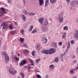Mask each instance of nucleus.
<instances>
[{
  "label": "nucleus",
  "instance_id": "obj_1",
  "mask_svg": "<svg viewBox=\"0 0 78 78\" xmlns=\"http://www.w3.org/2000/svg\"><path fill=\"white\" fill-rule=\"evenodd\" d=\"M64 20V18H63V16L62 15V13H61L60 14L58 17V21L60 23H62Z\"/></svg>",
  "mask_w": 78,
  "mask_h": 78
},
{
  "label": "nucleus",
  "instance_id": "obj_2",
  "mask_svg": "<svg viewBox=\"0 0 78 78\" xmlns=\"http://www.w3.org/2000/svg\"><path fill=\"white\" fill-rule=\"evenodd\" d=\"M2 55H4L5 56V60L6 61H9V56L7 54V53L5 52H3L2 54Z\"/></svg>",
  "mask_w": 78,
  "mask_h": 78
},
{
  "label": "nucleus",
  "instance_id": "obj_3",
  "mask_svg": "<svg viewBox=\"0 0 78 78\" xmlns=\"http://www.w3.org/2000/svg\"><path fill=\"white\" fill-rule=\"evenodd\" d=\"M41 53L43 54H46V55H51V52H50V51L43 50L41 51Z\"/></svg>",
  "mask_w": 78,
  "mask_h": 78
},
{
  "label": "nucleus",
  "instance_id": "obj_4",
  "mask_svg": "<svg viewBox=\"0 0 78 78\" xmlns=\"http://www.w3.org/2000/svg\"><path fill=\"white\" fill-rule=\"evenodd\" d=\"M1 10H2V12H1V15H2V16H4V13H3L6 14V11H5V9H4V8H1Z\"/></svg>",
  "mask_w": 78,
  "mask_h": 78
},
{
  "label": "nucleus",
  "instance_id": "obj_5",
  "mask_svg": "<svg viewBox=\"0 0 78 78\" xmlns=\"http://www.w3.org/2000/svg\"><path fill=\"white\" fill-rule=\"evenodd\" d=\"M9 72L10 74L14 75H15V74H16V73H17V71L15 70L14 71H13L10 69L9 70Z\"/></svg>",
  "mask_w": 78,
  "mask_h": 78
},
{
  "label": "nucleus",
  "instance_id": "obj_6",
  "mask_svg": "<svg viewBox=\"0 0 78 78\" xmlns=\"http://www.w3.org/2000/svg\"><path fill=\"white\" fill-rule=\"evenodd\" d=\"M38 21H39L40 23L41 24V25H44V24L43 23L44 22V18H41L40 19L38 20Z\"/></svg>",
  "mask_w": 78,
  "mask_h": 78
},
{
  "label": "nucleus",
  "instance_id": "obj_7",
  "mask_svg": "<svg viewBox=\"0 0 78 78\" xmlns=\"http://www.w3.org/2000/svg\"><path fill=\"white\" fill-rule=\"evenodd\" d=\"M70 42L68 41V45L67 46V49L65 52V53L67 52V51H69V48H70Z\"/></svg>",
  "mask_w": 78,
  "mask_h": 78
},
{
  "label": "nucleus",
  "instance_id": "obj_8",
  "mask_svg": "<svg viewBox=\"0 0 78 78\" xmlns=\"http://www.w3.org/2000/svg\"><path fill=\"white\" fill-rule=\"evenodd\" d=\"M42 41L44 44L47 43V39L45 37H43L42 39Z\"/></svg>",
  "mask_w": 78,
  "mask_h": 78
},
{
  "label": "nucleus",
  "instance_id": "obj_9",
  "mask_svg": "<svg viewBox=\"0 0 78 78\" xmlns=\"http://www.w3.org/2000/svg\"><path fill=\"white\" fill-rule=\"evenodd\" d=\"M2 27L3 26V28L5 29L6 28H7V24L5 23H3L1 25Z\"/></svg>",
  "mask_w": 78,
  "mask_h": 78
},
{
  "label": "nucleus",
  "instance_id": "obj_10",
  "mask_svg": "<svg viewBox=\"0 0 78 78\" xmlns=\"http://www.w3.org/2000/svg\"><path fill=\"white\" fill-rule=\"evenodd\" d=\"M75 38H78V30H76V33L75 34L74 36Z\"/></svg>",
  "mask_w": 78,
  "mask_h": 78
},
{
  "label": "nucleus",
  "instance_id": "obj_11",
  "mask_svg": "<svg viewBox=\"0 0 78 78\" xmlns=\"http://www.w3.org/2000/svg\"><path fill=\"white\" fill-rule=\"evenodd\" d=\"M49 51L51 52L52 53H55L56 51V49H53V48H51L49 50Z\"/></svg>",
  "mask_w": 78,
  "mask_h": 78
},
{
  "label": "nucleus",
  "instance_id": "obj_12",
  "mask_svg": "<svg viewBox=\"0 0 78 78\" xmlns=\"http://www.w3.org/2000/svg\"><path fill=\"white\" fill-rule=\"evenodd\" d=\"M39 5L40 6H42L43 5L44 3V0H39Z\"/></svg>",
  "mask_w": 78,
  "mask_h": 78
},
{
  "label": "nucleus",
  "instance_id": "obj_13",
  "mask_svg": "<svg viewBox=\"0 0 78 78\" xmlns=\"http://www.w3.org/2000/svg\"><path fill=\"white\" fill-rule=\"evenodd\" d=\"M48 30V28L47 27H44L43 28V31H44L45 32H46V31H47Z\"/></svg>",
  "mask_w": 78,
  "mask_h": 78
},
{
  "label": "nucleus",
  "instance_id": "obj_14",
  "mask_svg": "<svg viewBox=\"0 0 78 78\" xmlns=\"http://www.w3.org/2000/svg\"><path fill=\"white\" fill-rule=\"evenodd\" d=\"M52 45H54L55 48H57V44L55 42H52L51 44Z\"/></svg>",
  "mask_w": 78,
  "mask_h": 78
},
{
  "label": "nucleus",
  "instance_id": "obj_15",
  "mask_svg": "<svg viewBox=\"0 0 78 78\" xmlns=\"http://www.w3.org/2000/svg\"><path fill=\"white\" fill-rule=\"evenodd\" d=\"M26 63V61H25V60H23V61L21 62V63H20V66H23Z\"/></svg>",
  "mask_w": 78,
  "mask_h": 78
},
{
  "label": "nucleus",
  "instance_id": "obj_16",
  "mask_svg": "<svg viewBox=\"0 0 78 78\" xmlns=\"http://www.w3.org/2000/svg\"><path fill=\"white\" fill-rule=\"evenodd\" d=\"M74 69H71V70H70L69 71V73H70V74H73L74 73H75V72L74 71Z\"/></svg>",
  "mask_w": 78,
  "mask_h": 78
},
{
  "label": "nucleus",
  "instance_id": "obj_17",
  "mask_svg": "<svg viewBox=\"0 0 78 78\" xmlns=\"http://www.w3.org/2000/svg\"><path fill=\"white\" fill-rule=\"evenodd\" d=\"M48 2H49V0H46L45 2V7H47V4L48 3Z\"/></svg>",
  "mask_w": 78,
  "mask_h": 78
},
{
  "label": "nucleus",
  "instance_id": "obj_18",
  "mask_svg": "<svg viewBox=\"0 0 78 78\" xmlns=\"http://www.w3.org/2000/svg\"><path fill=\"white\" fill-rule=\"evenodd\" d=\"M66 33L65 32L63 33V34L62 36V39H64L65 37H66Z\"/></svg>",
  "mask_w": 78,
  "mask_h": 78
},
{
  "label": "nucleus",
  "instance_id": "obj_19",
  "mask_svg": "<svg viewBox=\"0 0 78 78\" xmlns=\"http://www.w3.org/2000/svg\"><path fill=\"white\" fill-rule=\"evenodd\" d=\"M29 61L30 62V63H31V65L32 66H34V64L33 63V60L31 59H29Z\"/></svg>",
  "mask_w": 78,
  "mask_h": 78
},
{
  "label": "nucleus",
  "instance_id": "obj_20",
  "mask_svg": "<svg viewBox=\"0 0 78 78\" xmlns=\"http://www.w3.org/2000/svg\"><path fill=\"white\" fill-rule=\"evenodd\" d=\"M44 25H47L48 24V20H45V22H44V23H43Z\"/></svg>",
  "mask_w": 78,
  "mask_h": 78
},
{
  "label": "nucleus",
  "instance_id": "obj_21",
  "mask_svg": "<svg viewBox=\"0 0 78 78\" xmlns=\"http://www.w3.org/2000/svg\"><path fill=\"white\" fill-rule=\"evenodd\" d=\"M21 16H22V18L23 19V20L24 21H25L26 20V17L23 15H21Z\"/></svg>",
  "mask_w": 78,
  "mask_h": 78
},
{
  "label": "nucleus",
  "instance_id": "obj_22",
  "mask_svg": "<svg viewBox=\"0 0 78 78\" xmlns=\"http://www.w3.org/2000/svg\"><path fill=\"white\" fill-rule=\"evenodd\" d=\"M33 26H31L30 27V28L29 31L30 32V31H31L33 30Z\"/></svg>",
  "mask_w": 78,
  "mask_h": 78
},
{
  "label": "nucleus",
  "instance_id": "obj_23",
  "mask_svg": "<svg viewBox=\"0 0 78 78\" xmlns=\"http://www.w3.org/2000/svg\"><path fill=\"white\" fill-rule=\"evenodd\" d=\"M66 52H65V53H64L63 55H60V59H63V56H64V55H65V54H66Z\"/></svg>",
  "mask_w": 78,
  "mask_h": 78
},
{
  "label": "nucleus",
  "instance_id": "obj_24",
  "mask_svg": "<svg viewBox=\"0 0 78 78\" xmlns=\"http://www.w3.org/2000/svg\"><path fill=\"white\" fill-rule=\"evenodd\" d=\"M20 75L21 76H22V78H24V74H23V73H20Z\"/></svg>",
  "mask_w": 78,
  "mask_h": 78
},
{
  "label": "nucleus",
  "instance_id": "obj_25",
  "mask_svg": "<svg viewBox=\"0 0 78 78\" xmlns=\"http://www.w3.org/2000/svg\"><path fill=\"white\" fill-rule=\"evenodd\" d=\"M58 61L59 60L58 57H56L54 60V61H55V62H58Z\"/></svg>",
  "mask_w": 78,
  "mask_h": 78
},
{
  "label": "nucleus",
  "instance_id": "obj_26",
  "mask_svg": "<svg viewBox=\"0 0 78 78\" xmlns=\"http://www.w3.org/2000/svg\"><path fill=\"white\" fill-rule=\"evenodd\" d=\"M23 13L24 14H25L27 15L28 13V12L27 11V10H24L23 11Z\"/></svg>",
  "mask_w": 78,
  "mask_h": 78
},
{
  "label": "nucleus",
  "instance_id": "obj_27",
  "mask_svg": "<svg viewBox=\"0 0 78 78\" xmlns=\"http://www.w3.org/2000/svg\"><path fill=\"white\" fill-rule=\"evenodd\" d=\"M20 32L23 35H24V34H23V33H24V30H21L20 31Z\"/></svg>",
  "mask_w": 78,
  "mask_h": 78
},
{
  "label": "nucleus",
  "instance_id": "obj_28",
  "mask_svg": "<svg viewBox=\"0 0 78 78\" xmlns=\"http://www.w3.org/2000/svg\"><path fill=\"white\" fill-rule=\"evenodd\" d=\"M55 66L54 65H51L49 66V68H51V69H54Z\"/></svg>",
  "mask_w": 78,
  "mask_h": 78
},
{
  "label": "nucleus",
  "instance_id": "obj_29",
  "mask_svg": "<svg viewBox=\"0 0 78 78\" xmlns=\"http://www.w3.org/2000/svg\"><path fill=\"white\" fill-rule=\"evenodd\" d=\"M29 16H34V15H35V14L34 13L30 12L29 13Z\"/></svg>",
  "mask_w": 78,
  "mask_h": 78
},
{
  "label": "nucleus",
  "instance_id": "obj_30",
  "mask_svg": "<svg viewBox=\"0 0 78 78\" xmlns=\"http://www.w3.org/2000/svg\"><path fill=\"white\" fill-rule=\"evenodd\" d=\"M50 2L51 3H55L56 2V0H50Z\"/></svg>",
  "mask_w": 78,
  "mask_h": 78
},
{
  "label": "nucleus",
  "instance_id": "obj_31",
  "mask_svg": "<svg viewBox=\"0 0 78 78\" xmlns=\"http://www.w3.org/2000/svg\"><path fill=\"white\" fill-rule=\"evenodd\" d=\"M14 59H15V60H16V61H19V58L16 57H15L14 58Z\"/></svg>",
  "mask_w": 78,
  "mask_h": 78
},
{
  "label": "nucleus",
  "instance_id": "obj_32",
  "mask_svg": "<svg viewBox=\"0 0 78 78\" xmlns=\"http://www.w3.org/2000/svg\"><path fill=\"white\" fill-rule=\"evenodd\" d=\"M28 50H26V49H25L24 51V52L25 53V54H27V53H28Z\"/></svg>",
  "mask_w": 78,
  "mask_h": 78
},
{
  "label": "nucleus",
  "instance_id": "obj_33",
  "mask_svg": "<svg viewBox=\"0 0 78 78\" xmlns=\"http://www.w3.org/2000/svg\"><path fill=\"white\" fill-rule=\"evenodd\" d=\"M9 28L10 30H12L13 29V27H12V26H11V25H10L9 26Z\"/></svg>",
  "mask_w": 78,
  "mask_h": 78
},
{
  "label": "nucleus",
  "instance_id": "obj_34",
  "mask_svg": "<svg viewBox=\"0 0 78 78\" xmlns=\"http://www.w3.org/2000/svg\"><path fill=\"white\" fill-rule=\"evenodd\" d=\"M24 41V38H21L20 39V41L21 42H23Z\"/></svg>",
  "mask_w": 78,
  "mask_h": 78
},
{
  "label": "nucleus",
  "instance_id": "obj_35",
  "mask_svg": "<svg viewBox=\"0 0 78 78\" xmlns=\"http://www.w3.org/2000/svg\"><path fill=\"white\" fill-rule=\"evenodd\" d=\"M16 32V31L13 30L11 31L10 33L12 34H14V33H15V32Z\"/></svg>",
  "mask_w": 78,
  "mask_h": 78
},
{
  "label": "nucleus",
  "instance_id": "obj_36",
  "mask_svg": "<svg viewBox=\"0 0 78 78\" xmlns=\"http://www.w3.org/2000/svg\"><path fill=\"white\" fill-rule=\"evenodd\" d=\"M35 51H33L32 52V56H34L35 55Z\"/></svg>",
  "mask_w": 78,
  "mask_h": 78
},
{
  "label": "nucleus",
  "instance_id": "obj_37",
  "mask_svg": "<svg viewBox=\"0 0 78 78\" xmlns=\"http://www.w3.org/2000/svg\"><path fill=\"white\" fill-rule=\"evenodd\" d=\"M63 29L64 30H68V27L66 26L63 28Z\"/></svg>",
  "mask_w": 78,
  "mask_h": 78
},
{
  "label": "nucleus",
  "instance_id": "obj_38",
  "mask_svg": "<svg viewBox=\"0 0 78 78\" xmlns=\"http://www.w3.org/2000/svg\"><path fill=\"white\" fill-rule=\"evenodd\" d=\"M41 61V59L40 58L38 59L36 61V62H37V63H38V62H39V61Z\"/></svg>",
  "mask_w": 78,
  "mask_h": 78
},
{
  "label": "nucleus",
  "instance_id": "obj_39",
  "mask_svg": "<svg viewBox=\"0 0 78 78\" xmlns=\"http://www.w3.org/2000/svg\"><path fill=\"white\" fill-rule=\"evenodd\" d=\"M39 45H38V46H37V50H40V48H39Z\"/></svg>",
  "mask_w": 78,
  "mask_h": 78
},
{
  "label": "nucleus",
  "instance_id": "obj_40",
  "mask_svg": "<svg viewBox=\"0 0 78 78\" xmlns=\"http://www.w3.org/2000/svg\"><path fill=\"white\" fill-rule=\"evenodd\" d=\"M37 32V30H34L32 32V33H36Z\"/></svg>",
  "mask_w": 78,
  "mask_h": 78
},
{
  "label": "nucleus",
  "instance_id": "obj_41",
  "mask_svg": "<svg viewBox=\"0 0 78 78\" xmlns=\"http://www.w3.org/2000/svg\"><path fill=\"white\" fill-rule=\"evenodd\" d=\"M37 78H41V76H40L39 75H37Z\"/></svg>",
  "mask_w": 78,
  "mask_h": 78
},
{
  "label": "nucleus",
  "instance_id": "obj_42",
  "mask_svg": "<svg viewBox=\"0 0 78 78\" xmlns=\"http://www.w3.org/2000/svg\"><path fill=\"white\" fill-rule=\"evenodd\" d=\"M74 41H73V40H72L71 41V43L72 44H74Z\"/></svg>",
  "mask_w": 78,
  "mask_h": 78
},
{
  "label": "nucleus",
  "instance_id": "obj_43",
  "mask_svg": "<svg viewBox=\"0 0 78 78\" xmlns=\"http://www.w3.org/2000/svg\"><path fill=\"white\" fill-rule=\"evenodd\" d=\"M24 46L25 47L28 48V46H27V44H24Z\"/></svg>",
  "mask_w": 78,
  "mask_h": 78
},
{
  "label": "nucleus",
  "instance_id": "obj_44",
  "mask_svg": "<svg viewBox=\"0 0 78 78\" xmlns=\"http://www.w3.org/2000/svg\"><path fill=\"white\" fill-rule=\"evenodd\" d=\"M58 44L59 45H62V42H60L58 43Z\"/></svg>",
  "mask_w": 78,
  "mask_h": 78
},
{
  "label": "nucleus",
  "instance_id": "obj_45",
  "mask_svg": "<svg viewBox=\"0 0 78 78\" xmlns=\"http://www.w3.org/2000/svg\"><path fill=\"white\" fill-rule=\"evenodd\" d=\"M8 2L9 3H10L11 2V0H7Z\"/></svg>",
  "mask_w": 78,
  "mask_h": 78
},
{
  "label": "nucleus",
  "instance_id": "obj_46",
  "mask_svg": "<svg viewBox=\"0 0 78 78\" xmlns=\"http://www.w3.org/2000/svg\"><path fill=\"white\" fill-rule=\"evenodd\" d=\"M14 24L16 25H18V24H17V23L16 22H14Z\"/></svg>",
  "mask_w": 78,
  "mask_h": 78
},
{
  "label": "nucleus",
  "instance_id": "obj_47",
  "mask_svg": "<svg viewBox=\"0 0 78 78\" xmlns=\"http://www.w3.org/2000/svg\"><path fill=\"white\" fill-rule=\"evenodd\" d=\"M24 28H27V24H25V26H24Z\"/></svg>",
  "mask_w": 78,
  "mask_h": 78
},
{
  "label": "nucleus",
  "instance_id": "obj_48",
  "mask_svg": "<svg viewBox=\"0 0 78 78\" xmlns=\"http://www.w3.org/2000/svg\"><path fill=\"white\" fill-rule=\"evenodd\" d=\"M45 77L46 78H48V75H46L45 76Z\"/></svg>",
  "mask_w": 78,
  "mask_h": 78
},
{
  "label": "nucleus",
  "instance_id": "obj_49",
  "mask_svg": "<svg viewBox=\"0 0 78 78\" xmlns=\"http://www.w3.org/2000/svg\"><path fill=\"white\" fill-rule=\"evenodd\" d=\"M77 69H78V66L76 68L74 69V70H76Z\"/></svg>",
  "mask_w": 78,
  "mask_h": 78
},
{
  "label": "nucleus",
  "instance_id": "obj_50",
  "mask_svg": "<svg viewBox=\"0 0 78 78\" xmlns=\"http://www.w3.org/2000/svg\"><path fill=\"white\" fill-rule=\"evenodd\" d=\"M66 2H67V3H69V2H70V0H66Z\"/></svg>",
  "mask_w": 78,
  "mask_h": 78
},
{
  "label": "nucleus",
  "instance_id": "obj_51",
  "mask_svg": "<svg viewBox=\"0 0 78 78\" xmlns=\"http://www.w3.org/2000/svg\"><path fill=\"white\" fill-rule=\"evenodd\" d=\"M31 69V67L30 66H29L28 67V70H30Z\"/></svg>",
  "mask_w": 78,
  "mask_h": 78
},
{
  "label": "nucleus",
  "instance_id": "obj_52",
  "mask_svg": "<svg viewBox=\"0 0 78 78\" xmlns=\"http://www.w3.org/2000/svg\"><path fill=\"white\" fill-rule=\"evenodd\" d=\"M76 4L78 5V1H76Z\"/></svg>",
  "mask_w": 78,
  "mask_h": 78
},
{
  "label": "nucleus",
  "instance_id": "obj_53",
  "mask_svg": "<svg viewBox=\"0 0 78 78\" xmlns=\"http://www.w3.org/2000/svg\"><path fill=\"white\" fill-rule=\"evenodd\" d=\"M73 58H75V55H73Z\"/></svg>",
  "mask_w": 78,
  "mask_h": 78
},
{
  "label": "nucleus",
  "instance_id": "obj_54",
  "mask_svg": "<svg viewBox=\"0 0 78 78\" xmlns=\"http://www.w3.org/2000/svg\"><path fill=\"white\" fill-rule=\"evenodd\" d=\"M73 78H76V76H73Z\"/></svg>",
  "mask_w": 78,
  "mask_h": 78
},
{
  "label": "nucleus",
  "instance_id": "obj_55",
  "mask_svg": "<svg viewBox=\"0 0 78 78\" xmlns=\"http://www.w3.org/2000/svg\"><path fill=\"white\" fill-rule=\"evenodd\" d=\"M73 63H75V62H76V61H75V60H74V61H73Z\"/></svg>",
  "mask_w": 78,
  "mask_h": 78
},
{
  "label": "nucleus",
  "instance_id": "obj_56",
  "mask_svg": "<svg viewBox=\"0 0 78 78\" xmlns=\"http://www.w3.org/2000/svg\"><path fill=\"white\" fill-rule=\"evenodd\" d=\"M76 50H78V47H77L76 48Z\"/></svg>",
  "mask_w": 78,
  "mask_h": 78
},
{
  "label": "nucleus",
  "instance_id": "obj_57",
  "mask_svg": "<svg viewBox=\"0 0 78 78\" xmlns=\"http://www.w3.org/2000/svg\"><path fill=\"white\" fill-rule=\"evenodd\" d=\"M76 22H78V19H77V20H76Z\"/></svg>",
  "mask_w": 78,
  "mask_h": 78
},
{
  "label": "nucleus",
  "instance_id": "obj_58",
  "mask_svg": "<svg viewBox=\"0 0 78 78\" xmlns=\"http://www.w3.org/2000/svg\"><path fill=\"white\" fill-rule=\"evenodd\" d=\"M18 56H20V55H19V54H18Z\"/></svg>",
  "mask_w": 78,
  "mask_h": 78
},
{
  "label": "nucleus",
  "instance_id": "obj_59",
  "mask_svg": "<svg viewBox=\"0 0 78 78\" xmlns=\"http://www.w3.org/2000/svg\"><path fill=\"white\" fill-rule=\"evenodd\" d=\"M27 67V66H26L25 67L26 68V67Z\"/></svg>",
  "mask_w": 78,
  "mask_h": 78
},
{
  "label": "nucleus",
  "instance_id": "obj_60",
  "mask_svg": "<svg viewBox=\"0 0 78 78\" xmlns=\"http://www.w3.org/2000/svg\"><path fill=\"white\" fill-rule=\"evenodd\" d=\"M24 3H25V2L24 1Z\"/></svg>",
  "mask_w": 78,
  "mask_h": 78
},
{
  "label": "nucleus",
  "instance_id": "obj_61",
  "mask_svg": "<svg viewBox=\"0 0 78 78\" xmlns=\"http://www.w3.org/2000/svg\"><path fill=\"white\" fill-rule=\"evenodd\" d=\"M39 72V71H37V72Z\"/></svg>",
  "mask_w": 78,
  "mask_h": 78
},
{
  "label": "nucleus",
  "instance_id": "obj_62",
  "mask_svg": "<svg viewBox=\"0 0 78 78\" xmlns=\"http://www.w3.org/2000/svg\"><path fill=\"white\" fill-rule=\"evenodd\" d=\"M33 78H34V77H33Z\"/></svg>",
  "mask_w": 78,
  "mask_h": 78
}]
</instances>
